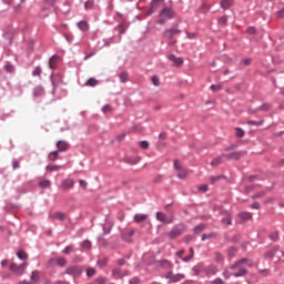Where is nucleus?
Segmentation results:
<instances>
[{"mask_svg": "<svg viewBox=\"0 0 284 284\" xmlns=\"http://www.w3.org/2000/svg\"><path fill=\"white\" fill-rule=\"evenodd\" d=\"M81 247L82 250H92V242H90L89 240H85L81 243Z\"/></svg>", "mask_w": 284, "mask_h": 284, "instance_id": "72a5a7b5", "label": "nucleus"}, {"mask_svg": "<svg viewBox=\"0 0 284 284\" xmlns=\"http://www.w3.org/2000/svg\"><path fill=\"white\" fill-rule=\"evenodd\" d=\"M169 60L172 61V63H174L175 68H181V65H183V58L170 54Z\"/></svg>", "mask_w": 284, "mask_h": 284, "instance_id": "4468645a", "label": "nucleus"}, {"mask_svg": "<svg viewBox=\"0 0 284 284\" xmlns=\"http://www.w3.org/2000/svg\"><path fill=\"white\" fill-rule=\"evenodd\" d=\"M235 278H241V276H247V268H237V272L233 273Z\"/></svg>", "mask_w": 284, "mask_h": 284, "instance_id": "5701e85b", "label": "nucleus"}, {"mask_svg": "<svg viewBox=\"0 0 284 284\" xmlns=\"http://www.w3.org/2000/svg\"><path fill=\"white\" fill-rule=\"evenodd\" d=\"M270 110H272V104L264 103V104L255 108L253 112H270Z\"/></svg>", "mask_w": 284, "mask_h": 284, "instance_id": "dca6fc26", "label": "nucleus"}, {"mask_svg": "<svg viewBox=\"0 0 284 284\" xmlns=\"http://www.w3.org/2000/svg\"><path fill=\"white\" fill-rule=\"evenodd\" d=\"M28 265H29L28 262H24L20 265L12 263V264H10L9 270H11V272H14V274H18V276H21V274L26 273Z\"/></svg>", "mask_w": 284, "mask_h": 284, "instance_id": "39448f33", "label": "nucleus"}, {"mask_svg": "<svg viewBox=\"0 0 284 284\" xmlns=\"http://www.w3.org/2000/svg\"><path fill=\"white\" fill-rule=\"evenodd\" d=\"M102 112L104 114H108V112H112V106L110 104H105L103 108H102Z\"/></svg>", "mask_w": 284, "mask_h": 284, "instance_id": "13d9d810", "label": "nucleus"}, {"mask_svg": "<svg viewBox=\"0 0 284 284\" xmlns=\"http://www.w3.org/2000/svg\"><path fill=\"white\" fill-rule=\"evenodd\" d=\"M59 151H53L49 153V161H57V159H59Z\"/></svg>", "mask_w": 284, "mask_h": 284, "instance_id": "58836bf2", "label": "nucleus"}, {"mask_svg": "<svg viewBox=\"0 0 284 284\" xmlns=\"http://www.w3.org/2000/svg\"><path fill=\"white\" fill-rule=\"evenodd\" d=\"M74 247L72 245H68L64 250H63V254H72Z\"/></svg>", "mask_w": 284, "mask_h": 284, "instance_id": "4d7b16f0", "label": "nucleus"}, {"mask_svg": "<svg viewBox=\"0 0 284 284\" xmlns=\"http://www.w3.org/2000/svg\"><path fill=\"white\" fill-rule=\"evenodd\" d=\"M61 58L57 54L52 55L49 60V68L50 70H57V65H59V61Z\"/></svg>", "mask_w": 284, "mask_h": 284, "instance_id": "ddd939ff", "label": "nucleus"}, {"mask_svg": "<svg viewBox=\"0 0 284 284\" xmlns=\"http://www.w3.org/2000/svg\"><path fill=\"white\" fill-rule=\"evenodd\" d=\"M37 278H39V273H38V271H33L31 273V281H37Z\"/></svg>", "mask_w": 284, "mask_h": 284, "instance_id": "0e129e2a", "label": "nucleus"}, {"mask_svg": "<svg viewBox=\"0 0 284 284\" xmlns=\"http://www.w3.org/2000/svg\"><path fill=\"white\" fill-rule=\"evenodd\" d=\"M135 223H143V221H148V214H135L134 215Z\"/></svg>", "mask_w": 284, "mask_h": 284, "instance_id": "b1692460", "label": "nucleus"}, {"mask_svg": "<svg viewBox=\"0 0 284 284\" xmlns=\"http://www.w3.org/2000/svg\"><path fill=\"white\" fill-rule=\"evenodd\" d=\"M106 281H108L106 277H99V278L97 280V283H98V284H105Z\"/></svg>", "mask_w": 284, "mask_h": 284, "instance_id": "774afa93", "label": "nucleus"}, {"mask_svg": "<svg viewBox=\"0 0 284 284\" xmlns=\"http://www.w3.org/2000/svg\"><path fill=\"white\" fill-rule=\"evenodd\" d=\"M50 185H52L50 180H42L41 182H39L40 187H50Z\"/></svg>", "mask_w": 284, "mask_h": 284, "instance_id": "79ce46f5", "label": "nucleus"}, {"mask_svg": "<svg viewBox=\"0 0 284 284\" xmlns=\"http://www.w3.org/2000/svg\"><path fill=\"white\" fill-rule=\"evenodd\" d=\"M160 1H164V0H152L150 8H151V12H154V10H156V6H159Z\"/></svg>", "mask_w": 284, "mask_h": 284, "instance_id": "a18cd8bd", "label": "nucleus"}, {"mask_svg": "<svg viewBox=\"0 0 284 284\" xmlns=\"http://www.w3.org/2000/svg\"><path fill=\"white\" fill-rule=\"evenodd\" d=\"M222 10H230L234 6V0H222L220 3Z\"/></svg>", "mask_w": 284, "mask_h": 284, "instance_id": "aec40b11", "label": "nucleus"}, {"mask_svg": "<svg viewBox=\"0 0 284 284\" xmlns=\"http://www.w3.org/2000/svg\"><path fill=\"white\" fill-rule=\"evenodd\" d=\"M209 187L207 184H202L199 186V192H207Z\"/></svg>", "mask_w": 284, "mask_h": 284, "instance_id": "69168bd1", "label": "nucleus"}, {"mask_svg": "<svg viewBox=\"0 0 284 284\" xmlns=\"http://www.w3.org/2000/svg\"><path fill=\"white\" fill-rule=\"evenodd\" d=\"M203 272L205 276L210 277V276H216V272H219V270L216 268V266L211 264L209 266L203 267Z\"/></svg>", "mask_w": 284, "mask_h": 284, "instance_id": "f8f14e48", "label": "nucleus"}, {"mask_svg": "<svg viewBox=\"0 0 284 284\" xmlns=\"http://www.w3.org/2000/svg\"><path fill=\"white\" fill-rule=\"evenodd\" d=\"M156 221H160V223H164L165 225H170V223H174V217H168V215L163 212H156L155 214Z\"/></svg>", "mask_w": 284, "mask_h": 284, "instance_id": "0eeeda50", "label": "nucleus"}, {"mask_svg": "<svg viewBox=\"0 0 284 284\" xmlns=\"http://www.w3.org/2000/svg\"><path fill=\"white\" fill-rule=\"evenodd\" d=\"M180 33H181V29L171 28L163 31V37L168 41H172V39H174V37L179 36Z\"/></svg>", "mask_w": 284, "mask_h": 284, "instance_id": "423d86ee", "label": "nucleus"}, {"mask_svg": "<svg viewBox=\"0 0 284 284\" xmlns=\"http://www.w3.org/2000/svg\"><path fill=\"white\" fill-rule=\"evenodd\" d=\"M223 87H221V84H212L211 85V90L213 92H220L222 90Z\"/></svg>", "mask_w": 284, "mask_h": 284, "instance_id": "5fc2aeb1", "label": "nucleus"}, {"mask_svg": "<svg viewBox=\"0 0 284 284\" xmlns=\"http://www.w3.org/2000/svg\"><path fill=\"white\" fill-rule=\"evenodd\" d=\"M244 265L252 267L254 264L250 260H247V257H243L236 261L233 265H231L230 270H232V272H236V270L245 268Z\"/></svg>", "mask_w": 284, "mask_h": 284, "instance_id": "7ed1b4c3", "label": "nucleus"}, {"mask_svg": "<svg viewBox=\"0 0 284 284\" xmlns=\"http://www.w3.org/2000/svg\"><path fill=\"white\" fill-rule=\"evenodd\" d=\"M192 272L194 273V276H199L201 272H203V264L200 263L193 266Z\"/></svg>", "mask_w": 284, "mask_h": 284, "instance_id": "a878e982", "label": "nucleus"}, {"mask_svg": "<svg viewBox=\"0 0 284 284\" xmlns=\"http://www.w3.org/2000/svg\"><path fill=\"white\" fill-rule=\"evenodd\" d=\"M235 135L237 136V139H243V136H245V131L241 128H236Z\"/></svg>", "mask_w": 284, "mask_h": 284, "instance_id": "4c0bfd02", "label": "nucleus"}, {"mask_svg": "<svg viewBox=\"0 0 284 284\" xmlns=\"http://www.w3.org/2000/svg\"><path fill=\"white\" fill-rule=\"evenodd\" d=\"M164 278H166L169 283H180V281H183L185 278V274L183 273L174 274L172 272H168L164 275Z\"/></svg>", "mask_w": 284, "mask_h": 284, "instance_id": "20e7f679", "label": "nucleus"}, {"mask_svg": "<svg viewBox=\"0 0 284 284\" xmlns=\"http://www.w3.org/2000/svg\"><path fill=\"white\" fill-rule=\"evenodd\" d=\"M43 94H45V89L42 85H37L33 89V97L39 98L43 97Z\"/></svg>", "mask_w": 284, "mask_h": 284, "instance_id": "f3484780", "label": "nucleus"}, {"mask_svg": "<svg viewBox=\"0 0 284 284\" xmlns=\"http://www.w3.org/2000/svg\"><path fill=\"white\" fill-rule=\"evenodd\" d=\"M77 26L81 32H88V30H90V23L85 20L78 22Z\"/></svg>", "mask_w": 284, "mask_h": 284, "instance_id": "a211bd4d", "label": "nucleus"}, {"mask_svg": "<svg viewBox=\"0 0 284 284\" xmlns=\"http://www.w3.org/2000/svg\"><path fill=\"white\" fill-rule=\"evenodd\" d=\"M102 229H103L104 234H110V232L112 231V223L106 222V223L102 226Z\"/></svg>", "mask_w": 284, "mask_h": 284, "instance_id": "f704fd0d", "label": "nucleus"}, {"mask_svg": "<svg viewBox=\"0 0 284 284\" xmlns=\"http://www.w3.org/2000/svg\"><path fill=\"white\" fill-rule=\"evenodd\" d=\"M125 161L129 163V165H136V163L141 161V158H126Z\"/></svg>", "mask_w": 284, "mask_h": 284, "instance_id": "473e14b6", "label": "nucleus"}, {"mask_svg": "<svg viewBox=\"0 0 284 284\" xmlns=\"http://www.w3.org/2000/svg\"><path fill=\"white\" fill-rule=\"evenodd\" d=\"M61 165H47L45 170H48L49 172H59V170H61Z\"/></svg>", "mask_w": 284, "mask_h": 284, "instance_id": "c9c22d12", "label": "nucleus"}, {"mask_svg": "<svg viewBox=\"0 0 284 284\" xmlns=\"http://www.w3.org/2000/svg\"><path fill=\"white\" fill-rule=\"evenodd\" d=\"M41 72H43L41 67H36L32 71V77H41Z\"/></svg>", "mask_w": 284, "mask_h": 284, "instance_id": "37998d69", "label": "nucleus"}, {"mask_svg": "<svg viewBox=\"0 0 284 284\" xmlns=\"http://www.w3.org/2000/svg\"><path fill=\"white\" fill-rule=\"evenodd\" d=\"M17 256L20 261H28V253L23 250L18 251Z\"/></svg>", "mask_w": 284, "mask_h": 284, "instance_id": "cd10ccee", "label": "nucleus"}, {"mask_svg": "<svg viewBox=\"0 0 284 284\" xmlns=\"http://www.w3.org/2000/svg\"><path fill=\"white\" fill-rule=\"evenodd\" d=\"M205 227H207V225L205 223L197 224L193 229V232H194V234H201V232H203L205 230Z\"/></svg>", "mask_w": 284, "mask_h": 284, "instance_id": "393cba45", "label": "nucleus"}, {"mask_svg": "<svg viewBox=\"0 0 284 284\" xmlns=\"http://www.w3.org/2000/svg\"><path fill=\"white\" fill-rule=\"evenodd\" d=\"M183 232H185V224L180 223L174 225L172 230L166 233V236L170 241H174L175 239H179Z\"/></svg>", "mask_w": 284, "mask_h": 284, "instance_id": "f257e3e1", "label": "nucleus"}, {"mask_svg": "<svg viewBox=\"0 0 284 284\" xmlns=\"http://www.w3.org/2000/svg\"><path fill=\"white\" fill-rule=\"evenodd\" d=\"M65 274H69V276H73L74 278H77L78 276H81V266H69L65 270Z\"/></svg>", "mask_w": 284, "mask_h": 284, "instance_id": "6e6552de", "label": "nucleus"}, {"mask_svg": "<svg viewBox=\"0 0 284 284\" xmlns=\"http://www.w3.org/2000/svg\"><path fill=\"white\" fill-rule=\"evenodd\" d=\"M170 19H174V10L170 7H165L161 12H160V20L158 23L160 26H164Z\"/></svg>", "mask_w": 284, "mask_h": 284, "instance_id": "f03ea898", "label": "nucleus"}, {"mask_svg": "<svg viewBox=\"0 0 284 284\" xmlns=\"http://www.w3.org/2000/svg\"><path fill=\"white\" fill-rule=\"evenodd\" d=\"M246 123H247V125H255L258 128V126L263 125L264 121L263 120H261V121L248 120Z\"/></svg>", "mask_w": 284, "mask_h": 284, "instance_id": "ea45409f", "label": "nucleus"}, {"mask_svg": "<svg viewBox=\"0 0 284 284\" xmlns=\"http://www.w3.org/2000/svg\"><path fill=\"white\" fill-rule=\"evenodd\" d=\"M140 148H141L142 150H148V148H150V142H148V141H141V142H140Z\"/></svg>", "mask_w": 284, "mask_h": 284, "instance_id": "6e6d98bb", "label": "nucleus"}, {"mask_svg": "<svg viewBox=\"0 0 284 284\" xmlns=\"http://www.w3.org/2000/svg\"><path fill=\"white\" fill-rule=\"evenodd\" d=\"M119 77H120L121 83H128V81H129L128 72H122V73H120Z\"/></svg>", "mask_w": 284, "mask_h": 284, "instance_id": "a19ab883", "label": "nucleus"}, {"mask_svg": "<svg viewBox=\"0 0 284 284\" xmlns=\"http://www.w3.org/2000/svg\"><path fill=\"white\" fill-rule=\"evenodd\" d=\"M57 148H58V152H68V149L70 148V144H68V142L60 140L57 143Z\"/></svg>", "mask_w": 284, "mask_h": 284, "instance_id": "2eb2a0df", "label": "nucleus"}, {"mask_svg": "<svg viewBox=\"0 0 284 284\" xmlns=\"http://www.w3.org/2000/svg\"><path fill=\"white\" fill-rule=\"evenodd\" d=\"M241 154H243V152H233L231 154H223L224 159H229V160H234V161H239V159H241Z\"/></svg>", "mask_w": 284, "mask_h": 284, "instance_id": "6ab92c4d", "label": "nucleus"}, {"mask_svg": "<svg viewBox=\"0 0 284 284\" xmlns=\"http://www.w3.org/2000/svg\"><path fill=\"white\" fill-rule=\"evenodd\" d=\"M236 252H239V248L231 246L226 251V254H227L229 258H234V256H236Z\"/></svg>", "mask_w": 284, "mask_h": 284, "instance_id": "bb28decb", "label": "nucleus"}, {"mask_svg": "<svg viewBox=\"0 0 284 284\" xmlns=\"http://www.w3.org/2000/svg\"><path fill=\"white\" fill-rule=\"evenodd\" d=\"M85 85H89V88H94L99 85V80L91 78L87 81Z\"/></svg>", "mask_w": 284, "mask_h": 284, "instance_id": "7c9ffc66", "label": "nucleus"}, {"mask_svg": "<svg viewBox=\"0 0 284 284\" xmlns=\"http://www.w3.org/2000/svg\"><path fill=\"white\" fill-rule=\"evenodd\" d=\"M223 159H225V155L221 154L220 156L212 160L211 165L215 168L216 165H221L223 163Z\"/></svg>", "mask_w": 284, "mask_h": 284, "instance_id": "4be33fe9", "label": "nucleus"}, {"mask_svg": "<svg viewBox=\"0 0 284 284\" xmlns=\"http://www.w3.org/2000/svg\"><path fill=\"white\" fill-rule=\"evenodd\" d=\"M57 265H59V267H65V265L68 264V261H65V257H60L58 260H55Z\"/></svg>", "mask_w": 284, "mask_h": 284, "instance_id": "e433bc0d", "label": "nucleus"}, {"mask_svg": "<svg viewBox=\"0 0 284 284\" xmlns=\"http://www.w3.org/2000/svg\"><path fill=\"white\" fill-rule=\"evenodd\" d=\"M211 284H225V282L221 277H217V278L211 281Z\"/></svg>", "mask_w": 284, "mask_h": 284, "instance_id": "e2e57ef3", "label": "nucleus"}, {"mask_svg": "<svg viewBox=\"0 0 284 284\" xmlns=\"http://www.w3.org/2000/svg\"><path fill=\"white\" fill-rule=\"evenodd\" d=\"M176 176H178V179H181V180L187 179V176H190V170L180 169V171H178Z\"/></svg>", "mask_w": 284, "mask_h": 284, "instance_id": "412c9836", "label": "nucleus"}, {"mask_svg": "<svg viewBox=\"0 0 284 284\" xmlns=\"http://www.w3.org/2000/svg\"><path fill=\"white\" fill-rule=\"evenodd\" d=\"M51 219H55L57 221H64L65 219V213L63 212H57L54 213Z\"/></svg>", "mask_w": 284, "mask_h": 284, "instance_id": "c85d7f7f", "label": "nucleus"}, {"mask_svg": "<svg viewBox=\"0 0 284 284\" xmlns=\"http://www.w3.org/2000/svg\"><path fill=\"white\" fill-rule=\"evenodd\" d=\"M130 273L128 271H121V268H113L112 270V277L115 280L124 278V276H129Z\"/></svg>", "mask_w": 284, "mask_h": 284, "instance_id": "9d476101", "label": "nucleus"}, {"mask_svg": "<svg viewBox=\"0 0 284 284\" xmlns=\"http://www.w3.org/2000/svg\"><path fill=\"white\" fill-rule=\"evenodd\" d=\"M214 236H216V233L203 234L201 241H207V239H214Z\"/></svg>", "mask_w": 284, "mask_h": 284, "instance_id": "09e8293b", "label": "nucleus"}, {"mask_svg": "<svg viewBox=\"0 0 284 284\" xmlns=\"http://www.w3.org/2000/svg\"><path fill=\"white\" fill-rule=\"evenodd\" d=\"M221 179H225L223 175L210 176L211 183H216V181H221Z\"/></svg>", "mask_w": 284, "mask_h": 284, "instance_id": "8fccbe9b", "label": "nucleus"}, {"mask_svg": "<svg viewBox=\"0 0 284 284\" xmlns=\"http://www.w3.org/2000/svg\"><path fill=\"white\" fill-rule=\"evenodd\" d=\"M199 34L196 32H187L186 31V39H196Z\"/></svg>", "mask_w": 284, "mask_h": 284, "instance_id": "052dcab7", "label": "nucleus"}, {"mask_svg": "<svg viewBox=\"0 0 284 284\" xmlns=\"http://www.w3.org/2000/svg\"><path fill=\"white\" fill-rule=\"evenodd\" d=\"M94 274H97V270L89 267L87 268V276H89V278H92V276H94Z\"/></svg>", "mask_w": 284, "mask_h": 284, "instance_id": "49530a36", "label": "nucleus"}, {"mask_svg": "<svg viewBox=\"0 0 284 284\" xmlns=\"http://www.w3.org/2000/svg\"><path fill=\"white\" fill-rule=\"evenodd\" d=\"M6 72H14V65L10 62H7L4 65Z\"/></svg>", "mask_w": 284, "mask_h": 284, "instance_id": "c03bdc74", "label": "nucleus"}, {"mask_svg": "<svg viewBox=\"0 0 284 284\" xmlns=\"http://www.w3.org/2000/svg\"><path fill=\"white\" fill-rule=\"evenodd\" d=\"M84 8L85 10H92V8H94V1L92 0L87 1L84 4Z\"/></svg>", "mask_w": 284, "mask_h": 284, "instance_id": "3c124183", "label": "nucleus"}, {"mask_svg": "<svg viewBox=\"0 0 284 284\" xmlns=\"http://www.w3.org/2000/svg\"><path fill=\"white\" fill-rule=\"evenodd\" d=\"M214 261L215 263H223V261H225V257L223 256V254L216 252L214 253Z\"/></svg>", "mask_w": 284, "mask_h": 284, "instance_id": "2f4dec72", "label": "nucleus"}, {"mask_svg": "<svg viewBox=\"0 0 284 284\" xmlns=\"http://www.w3.org/2000/svg\"><path fill=\"white\" fill-rule=\"evenodd\" d=\"M223 225H232V217L227 215L226 217L222 219Z\"/></svg>", "mask_w": 284, "mask_h": 284, "instance_id": "de8ad7c7", "label": "nucleus"}, {"mask_svg": "<svg viewBox=\"0 0 284 284\" xmlns=\"http://www.w3.org/2000/svg\"><path fill=\"white\" fill-rule=\"evenodd\" d=\"M152 83L158 88V85H161V82L159 81V77L153 75L152 77Z\"/></svg>", "mask_w": 284, "mask_h": 284, "instance_id": "680f3d73", "label": "nucleus"}, {"mask_svg": "<svg viewBox=\"0 0 284 284\" xmlns=\"http://www.w3.org/2000/svg\"><path fill=\"white\" fill-rule=\"evenodd\" d=\"M74 180L65 179L61 182L59 190H72V187H74Z\"/></svg>", "mask_w": 284, "mask_h": 284, "instance_id": "1a4fd4ad", "label": "nucleus"}, {"mask_svg": "<svg viewBox=\"0 0 284 284\" xmlns=\"http://www.w3.org/2000/svg\"><path fill=\"white\" fill-rule=\"evenodd\" d=\"M282 254H283V252H281V250H278V247H274L273 250L266 252L265 258H274V256L276 258H281Z\"/></svg>", "mask_w": 284, "mask_h": 284, "instance_id": "9b49d317", "label": "nucleus"}, {"mask_svg": "<svg viewBox=\"0 0 284 284\" xmlns=\"http://www.w3.org/2000/svg\"><path fill=\"white\" fill-rule=\"evenodd\" d=\"M98 265H99L100 267H105V265H108V258L104 257V258H102V260H99V261H98Z\"/></svg>", "mask_w": 284, "mask_h": 284, "instance_id": "603ef678", "label": "nucleus"}, {"mask_svg": "<svg viewBox=\"0 0 284 284\" xmlns=\"http://www.w3.org/2000/svg\"><path fill=\"white\" fill-rule=\"evenodd\" d=\"M219 22H220L222 26H225V23H227V17L224 16V17L220 18Z\"/></svg>", "mask_w": 284, "mask_h": 284, "instance_id": "338daca9", "label": "nucleus"}, {"mask_svg": "<svg viewBox=\"0 0 284 284\" xmlns=\"http://www.w3.org/2000/svg\"><path fill=\"white\" fill-rule=\"evenodd\" d=\"M240 219H242V221H250V219H252V213L250 212H241L239 214Z\"/></svg>", "mask_w": 284, "mask_h": 284, "instance_id": "c756f323", "label": "nucleus"}, {"mask_svg": "<svg viewBox=\"0 0 284 284\" xmlns=\"http://www.w3.org/2000/svg\"><path fill=\"white\" fill-rule=\"evenodd\" d=\"M278 231H275L273 233L270 234V239L271 241H278Z\"/></svg>", "mask_w": 284, "mask_h": 284, "instance_id": "864d4df0", "label": "nucleus"}, {"mask_svg": "<svg viewBox=\"0 0 284 284\" xmlns=\"http://www.w3.org/2000/svg\"><path fill=\"white\" fill-rule=\"evenodd\" d=\"M129 284H141V278H139L138 276L132 277V278L129 281Z\"/></svg>", "mask_w": 284, "mask_h": 284, "instance_id": "bf43d9fd", "label": "nucleus"}]
</instances>
